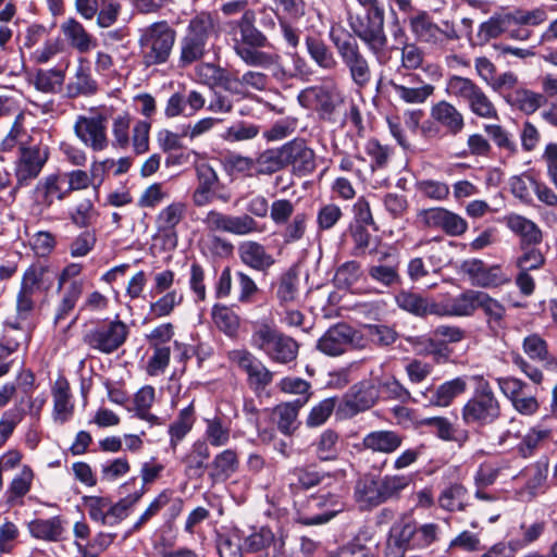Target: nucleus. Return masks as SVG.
Listing matches in <instances>:
<instances>
[{
    "instance_id": "obj_1",
    "label": "nucleus",
    "mask_w": 557,
    "mask_h": 557,
    "mask_svg": "<svg viewBox=\"0 0 557 557\" xmlns=\"http://www.w3.org/2000/svg\"><path fill=\"white\" fill-rule=\"evenodd\" d=\"M255 12L247 10L237 21L226 24L227 35L236 55L248 66L270 69L277 64L280 57L262 48L269 45L267 36L255 26Z\"/></svg>"
},
{
    "instance_id": "obj_2",
    "label": "nucleus",
    "mask_w": 557,
    "mask_h": 557,
    "mask_svg": "<svg viewBox=\"0 0 557 557\" xmlns=\"http://www.w3.org/2000/svg\"><path fill=\"white\" fill-rule=\"evenodd\" d=\"M546 20V11L542 8L532 10L516 8L493 14L480 25L479 33L485 39L506 35L510 39L525 41L532 36L531 27L541 25Z\"/></svg>"
},
{
    "instance_id": "obj_3",
    "label": "nucleus",
    "mask_w": 557,
    "mask_h": 557,
    "mask_svg": "<svg viewBox=\"0 0 557 557\" xmlns=\"http://www.w3.org/2000/svg\"><path fill=\"white\" fill-rule=\"evenodd\" d=\"M440 525L434 522L419 524L410 516H401L391 528L387 554L403 557L409 549H426L440 539Z\"/></svg>"
},
{
    "instance_id": "obj_4",
    "label": "nucleus",
    "mask_w": 557,
    "mask_h": 557,
    "mask_svg": "<svg viewBox=\"0 0 557 557\" xmlns=\"http://www.w3.org/2000/svg\"><path fill=\"white\" fill-rule=\"evenodd\" d=\"M475 383L472 396L461 408V419L467 425L485 426L500 417V403L490 382L481 374L470 377Z\"/></svg>"
},
{
    "instance_id": "obj_5",
    "label": "nucleus",
    "mask_w": 557,
    "mask_h": 557,
    "mask_svg": "<svg viewBox=\"0 0 557 557\" xmlns=\"http://www.w3.org/2000/svg\"><path fill=\"white\" fill-rule=\"evenodd\" d=\"M176 40V32L165 21L156 22L141 29L138 40L143 64L147 67L169 61Z\"/></svg>"
},
{
    "instance_id": "obj_6",
    "label": "nucleus",
    "mask_w": 557,
    "mask_h": 557,
    "mask_svg": "<svg viewBox=\"0 0 557 557\" xmlns=\"http://www.w3.org/2000/svg\"><path fill=\"white\" fill-rule=\"evenodd\" d=\"M250 344L277 363H288L298 355L296 341L268 324L258 325L253 330Z\"/></svg>"
},
{
    "instance_id": "obj_7",
    "label": "nucleus",
    "mask_w": 557,
    "mask_h": 557,
    "mask_svg": "<svg viewBox=\"0 0 557 557\" xmlns=\"http://www.w3.org/2000/svg\"><path fill=\"white\" fill-rule=\"evenodd\" d=\"M350 27L376 60L380 63L385 62L387 37L384 32V10L368 9L363 17L350 22Z\"/></svg>"
},
{
    "instance_id": "obj_8",
    "label": "nucleus",
    "mask_w": 557,
    "mask_h": 557,
    "mask_svg": "<svg viewBox=\"0 0 557 557\" xmlns=\"http://www.w3.org/2000/svg\"><path fill=\"white\" fill-rule=\"evenodd\" d=\"M330 39L348 69L352 83L358 87L367 86L371 81V69L357 41L349 34L342 35L334 29L330 32Z\"/></svg>"
},
{
    "instance_id": "obj_9",
    "label": "nucleus",
    "mask_w": 557,
    "mask_h": 557,
    "mask_svg": "<svg viewBox=\"0 0 557 557\" xmlns=\"http://www.w3.org/2000/svg\"><path fill=\"white\" fill-rule=\"evenodd\" d=\"M296 521L304 525L322 524L343 510L339 497L333 494L311 495L306 500H294Z\"/></svg>"
},
{
    "instance_id": "obj_10",
    "label": "nucleus",
    "mask_w": 557,
    "mask_h": 557,
    "mask_svg": "<svg viewBox=\"0 0 557 557\" xmlns=\"http://www.w3.org/2000/svg\"><path fill=\"white\" fill-rule=\"evenodd\" d=\"M128 333L129 329L123 321L106 319L89 329L83 341L90 349L110 355L124 345Z\"/></svg>"
},
{
    "instance_id": "obj_11",
    "label": "nucleus",
    "mask_w": 557,
    "mask_h": 557,
    "mask_svg": "<svg viewBox=\"0 0 557 557\" xmlns=\"http://www.w3.org/2000/svg\"><path fill=\"white\" fill-rule=\"evenodd\" d=\"M367 339L362 333L346 323L329 327L319 338L317 348L324 355L336 357L349 350L362 349Z\"/></svg>"
},
{
    "instance_id": "obj_12",
    "label": "nucleus",
    "mask_w": 557,
    "mask_h": 557,
    "mask_svg": "<svg viewBox=\"0 0 557 557\" xmlns=\"http://www.w3.org/2000/svg\"><path fill=\"white\" fill-rule=\"evenodd\" d=\"M201 222L209 232L230 233L236 236L261 234L265 231V224L258 222L248 213L232 215L218 210H210Z\"/></svg>"
},
{
    "instance_id": "obj_13",
    "label": "nucleus",
    "mask_w": 557,
    "mask_h": 557,
    "mask_svg": "<svg viewBox=\"0 0 557 557\" xmlns=\"http://www.w3.org/2000/svg\"><path fill=\"white\" fill-rule=\"evenodd\" d=\"M297 100L302 108L314 110L322 120L331 121L343 97L336 84L327 82L302 89Z\"/></svg>"
},
{
    "instance_id": "obj_14",
    "label": "nucleus",
    "mask_w": 557,
    "mask_h": 557,
    "mask_svg": "<svg viewBox=\"0 0 557 557\" xmlns=\"http://www.w3.org/2000/svg\"><path fill=\"white\" fill-rule=\"evenodd\" d=\"M417 218L423 227L441 231L451 237H459L468 230L466 219L444 207L422 209Z\"/></svg>"
},
{
    "instance_id": "obj_15",
    "label": "nucleus",
    "mask_w": 557,
    "mask_h": 557,
    "mask_svg": "<svg viewBox=\"0 0 557 557\" xmlns=\"http://www.w3.org/2000/svg\"><path fill=\"white\" fill-rule=\"evenodd\" d=\"M107 124V116L100 113L78 115L74 124V132L86 147L94 151H102L109 145Z\"/></svg>"
},
{
    "instance_id": "obj_16",
    "label": "nucleus",
    "mask_w": 557,
    "mask_h": 557,
    "mask_svg": "<svg viewBox=\"0 0 557 557\" xmlns=\"http://www.w3.org/2000/svg\"><path fill=\"white\" fill-rule=\"evenodd\" d=\"M388 86L400 101L407 104L424 103L434 92L435 87L425 83L419 75L409 73L403 77L389 79Z\"/></svg>"
},
{
    "instance_id": "obj_17",
    "label": "nucleus",
    "mask_w": 557,
    "mask_h": 557,
    "mask_svg": "<svg viewBox=\"0 0 557 557\" xmlns=\"http://www.w3.org/2000/svg\"><path fill=\"white\" fill-rule=\"evenodd\" d=\"M48 160V151L39 147L23 148L15 163L16 187L11 191L14 199L16 190L29 185L41 172Z\"/></svg>"
},
{
    "instance_id": "obj_18",
    "label": "nucleus",
    "mask_w": 557,
    "mask_h": 557,
    "mask_svg": "<svg viewBox=\"0 0 557 557\" xmlns=\"http://www.w3.org/2000/svg\"><path fill=\"white\" fill-rule=\"evenodd\" d=\"M230 360L247 374V381L255 389H263L273 380V373L245 349H236L228 352Z\"/></svg>"
},
{
    "instance_id": "obj_19",
    "label": "nucleus",
    "mask_w": 557,
    "mask_h": 557,
    "mask_svg": "<svg viewBox=\"0 0 557 557\" xmlns=\"http://www.w3.org/2000/svg\"><path fill=\"white\" fill-rule=\"evenodd\" d=\"M30 338L29 330L18 323L8 322L0 337V377L11 369L13 360L11 356L21 347L27 346Z\"/></svg>"
},
{
    "instance_id": "obj_20",
    "label": "nucleus",
    "mask_w": 557,
    "mask_h": 557,
    "mask_svg": "<svg viewBox=\"0 0 557 557\" xmlns=\"http://www.w3.org/2000/svg\"><path fill=\"white\" fill-rule=\"evenodd\" d=\"M284 165H292L298 175H308L315 169L314 151L307 146L304 139H294L282 147Z\"/></svg>"
},
{
    "instance_id": "obj_21",
    "label": "nucleus",
    "mask_w": 557,
    "mask_h": 557,
    "mask_svg": "<svg viewBox=\"0 0 557 557\" xmlns=\"http://www.w3.org/2000/svg\"><path fill=\"white\" fill-rule=\"evenodd\" d=\"M467 387V377L457 376L442 383L435 389L430 386L425 391H421L418 396L422 398L424 406L447 407L456 397L462 395Z\"/></svg>"
},
{
    "instance_id": "obj_22",
    "label": "nucleus",
    "mask_w": 557,
    "mask_h": 557,
    "mask_svg": "<svg viewBox=\"0 0 557 557\" xmlns=\"http://www.w3.org/2000/svg\"><path fill=\"white\" fill-rule=\"evenodd\" d=\"M136 483L137 478H131L121 486V488L123 490V494L131 491L132 488H134V491L126 494L115 504H112L109 500L106 525L113 527L124 520L128 516L129 510L146 494L147 490L144 486L135 487Z\"/></svg>"
},
{
    "instance_id": "obj_23",
    "label": "nucleus",
    "mask_w": 557,
    "mask_h": 557,
    "mask_svg": "<svg viewBox=\"0 0 557 557\" xmlns=\"http://www.w3.org/2000/svg\"><path fill=\"white\" fill-rule=\"evenodd\" d=\"M476 290L468 289L456 297L436 300L433 314L438 317H469L475 311Z\"/></svg>"
},
{
    "instance_id": "obj_24",
    "label": "nucleus",
    "mask_w": 557,
    "mask_h": 557,
    "mask_svg": "<svg viewBox=\"0 0 557 557\" xmlns=\"http://www.w3.org/2000/svg\"><path fill=\"white\" fill-rule=\"evenodd\" d=\"M431 117L451 136L460 134L466 126L461 111L446 100H441L431 107Z\"/></svg>"
},
{
    "instance_id": "obj_25",
    "label": "nucleus",
    "mask_w": 557,
    "mask_h": 557,
    "mask_svg": "<svg viewBox=\"0 0 557 557\" xmlns=\"http://www.w3.org/2000/svg\"><path fill=\"white\" fill-rule=\"evenodd\" d=\"M66 42L81 53L97 47V39L74 17L66 18L60 26Z\"/></svg>"
},
{
    "instance_id": "obj_26",
    "label": "nucleus",
    "mask_w": 557,
    "mask_h": 557,
    "mask_svg": "<svg viewBox=\"0 0 557 557\" xmlns=\"http://www.w3.org/2000/svg\"><path fill=\"white\" fill-rule=\"evenodd\" d=\"M238 256L244 264L260 272H267L275 262L273 256L267 251L265 247L255 240L240 243Z\"/></svg>"
},
{
    "instance_id": "obj_27",
    "label": "nucleus",
    "mask_w": 557,
    "mask_h": 557,
    "mask_svg": "<svg viewBox=\"0 0 557 557\" xmlns=\"http://www.w3.org/2000/svg\"><path fill=\"white\" fill-rule=\"evenodd\" d=\"M361 444L372 453L389 455L401 446L403 436L396 431L376 430L366 434Z\"/></svg>"
},
{
    "instance_id": "obj_28",
    "label": "nucleus",
    "mask_w": 557,
    "mask_h": 557,
    "mask_svg": "<svg viewBox=\"0 0 557 557\" xmlns=\"http://www.w3.org/2000/svg\"><path fill=\"white\" fill-rule=\"evenodd\" d=\"M355 500L361 509H371L384 504L380 481L374 475H363L355 485Z\"/></svg>"
},
{
    "instance_id": "obj_29",
    "label": "nucleus",
    "mask_w": 557,
    "mask_h": 557,
    "mask_svg": "<svg viewBox=\"0 0 557 557\" xmlns=\"http://www.w3.org/2000/svg\"><path fill=\"white\" fill-rule=\"evenodd\" d=\"M506 226L520 237L521 248L535 246L542 242L543 235L540 227L532 221L520 214H509L505 218Z\"/></svg>"
},
{
    "instance_id": "obj_30",
    "label": "nucleus",
    "mask_w": 557,
    "mask_h": 557,
    "mask_svg": "<svg viewBox=\"0 0 557 557\" xmlns=\"http://www.w3.org/2000/svg\"><path fill=\"white\" fill-rule=\"evenodd\" d=\"M53 411L52 417L55 423L64 424L74 412V404L66 380H58L52 387Z\"/></svg>"
},
{
    "instance_id": "obj_31",
    "label": "nucleus",
    "mask_w": 557,
    "mask_h": 557,
    "mask_svg": "<svg viewBox=\"0 0 557 557\" xmlns=\"http://www.w3.org/2000/svg\"><path fill=\"white\" fill-rule=\"evenodd\" d=\"M548 468L546 465L534 463L527 467L521 476L525 480L524 487H522L518 495L523 500H531L536 495L545 490Z\"/></svg>"
},
{
    "instance_id": "obj_32",
    "label": "nucleus",
    "mask_w": 557,
    "mask_h": 557,
    "mask_svg": "<svg viewBox=\"0 0 557 557\" xmlns=\"http://www.w3.org/2000/svg\"><path fill=\"white\" fill-rule=\"evenodd\" d=\"M307 404V398L298 397L293 401L277 405L273 414L276 418L277 429L285 435L293 434L298 428L299 410Z\"/></svg>"
},
{
    "instance_id": "obj_33",
    "label": "nucleus",
    "mask_w": 557,
    "mask_h": 557,
    "mask_svg": "<svg viewBox=\"0 0 557 557\" xmlns=\"http://www.w3.org/2000/svg\"><path fill=\"white\" fill-rule=\"evenodd\" d=\"M506 101L512 107L527 115L533 114L545 102L546 97L544 94L535 92L527 88H518L510 91L506 96Z\"/></svg>"
},
{
    "instance_id": "obj_34",
    "label": "nucleus",
    "mask_w": 557,
    "mask_h": 557,
    "mask_svg": "<svg viewBox=\"0 0 557 557\" xmlns=\"http://www.w3.org/2000/svg\"><path fill=\"white\" fill-rule=\"evenodd\" d=\"M210 457L209 446L205 441H196L190 451L184 457L185 474L189 479H199L203 475L206 461Z\"/></svg>"
},
{
    "instance_id": "obj_35",
    "label": "nucleus",
    "mask_w": 557,
    "mask_h": 557,
    "mask_svg": "<svg viewBox=\"0 0 557 557\" xmlns=\"http://www.w3.org/2000/svg\"><path fill=\"white\" fill-rule=\"evenodd\" d=\"M409 24L411 32L419 40L431 44L442 41L443 32L433 23L428 12H418L417 15L410 17Z\"/></svg>"
},
{
    "instance_id": "obj_36",
    "label": "nucleus",
    "mask_w": 557,
    "mask_h": 557,
    "mask_svg": "<svg viewBox=\"0 0 557 557\" xmlns=\"http://www.w3.org/2000/svg\"><path fill=\"white\" fill-rule=\"evenodd\" d=\"M194 400L181 409L176 419L169 426L170 446L175 449L177 445L191 431L195 423Z\"/></svg>"
},
{
    "instance_id": "obj_37",
    "label": "nucleus",
    "mask_w": 557,
    "mask_h": 557,
    "mask_svg": "<svg viewBox=\"0 0 557 557\" xmlns=\"http://www.w3.org/2000/svg\"><path fill=\"white\" fill-rule=\"evenodd\" d=\"M332 475L310 468H296L290 473L289 488L296 496L298 492L309 490L324 481H330Z\"/></svg>"
},
{
    "instance_id": "obj_38",
    "label": "nucleus",
    "mask_w": 557,
    "mask_h": 557,
    "mask_svg": "<svg viewBox=\"0 0 557 557\" xmlns=\"http://www.w3.org/2000/svg\"><path fill=\"white\" fill-rule=\"evenodd\" d=\"M468 490L460 483H451L444 487L438 495L441 509L449 512L463 511L468 506Z\"/></svg>"
},
{
    "instance_id": "obj_39",
    "label": "nucleus",
    "mask_w": 557,
    "mask_h": 557,
    "mask_svg": "<svg viewBox=\"0 0 557 557\" xmlns=\"http://www.w3.org/2000/svg\"><path fill=\"white\" fill-rule=\"evenodd\" d=\"M65 180L63 175L51 174L41 180L37 186L36 191L41 196V202L50 207L54 200H63L70 194L67 187L64 188Z\"/></svg>"
},
{
    "instance_id": "obj_40",
    "label": "nucleus",
    "mask_w": 557,
    "mask_h": 557,
    "mask_svg": "<svg viewBox=\"0 0 557 557\" xmlns=\"http://www.w3.org/2000/svg\"><path fill=\"white\" fill-rule=\"evenodd\" d=\"M395 300L399 308L419 317L433 314V308L436 305V300L422 297L409 290L398 293Z\"/></svg>"
},
{
    "instance_id": "obj_41",
    "label": "nucleus",
    "mask_w": 557,
    "mask_h": 557,
    "mask_svg": "<svg viewBox=\"0 0 557 557\" xmlns=\"http://www.w3.org/2000/svg\"><path fill=\"white\" fill-rule=\"evenodd\" d=\"M65 72L61 69L37 70L30 77V84L44 94H57L64 84Z\"/></svg>"
},
{
    "instance_id": "obj_42",
    "label": "nucleus",
    "mask_w": 557,
    "mask_h": 557,
    "mask_svg": "<svg viewBox=\"0 0 557 557\" xmlns=\"http://www.w3.org/2000/svg\"><path fill=\"white\" fill-rule=\"evenodd\" d=\"M98 84L94 79L90 70L87 66L79 65L66 85V95L69 98L91 96L96 94Z\"/></svg>"
},
{
    "instance_id": "obj_43",
    "label": "nucleus",
    "mask_w": 557,
    "mask_h": 557,
    "mask_svg": "<svg viewBox=\"0 0 557 557\" xmlns=\"http://www.w3.org/2000/svg\"><path fill=\"white\" fill-rule=\"evenodd\" d=\"M186 213V205L174 201L163 208L156 218V227L163 234H174L176 226L182 222Z\"/></svg>"
},
{
    "instance_id": "obj_44",
    "label": "nucleus",
    "mask_w": 557,
    "mask_h": 557,
    "mask_svg": "<svg viewBox=\"0 0 557 557\" xmlns=\"http://www.w3.org/2000/svg\"><path fill=\"white\" fill-rule=\"evenodd\" d=\"M30 534L39 540L57 542L63 537L64 527L60 517L36 519L29 522Z\"/></svg>"
},
{
    "instance_id": "obj_45",
    "label": "nucleus",
    "mask_w": 557,
    "mask_h": 557,
    "mask_svg": "<svg viewBox=\"0 0 557 557\" xmlns=\"http://www.w3.org/2000/svg\"><path fill=\"white\" fill-rule=\"evenodd\" d=\"M305 44L308 54L319 67L332 71L337 66L333 52L321 38L307 36Z\"/></svg>"
},
{
    "instance_id": "obj_46",
    "label": "nucleus",
    "mask_w": 557,
    "mask_h": 557,
    "mask_svg": "<svg viewBox=\"0 0 557 557\" xmlns=\"http://www.w3.org/2000/svg\"><path fill=\"white\" fill-rule=\"evenodd\" d=\"M376 391L368 382L355 384L347 395L346 404L354 411L359 412L369 409L376 401Z\"/></svg>"
},
{
    "instance_id": "obj_47",
    "label": "nucleus",
    "mask_w": 557,
    "mask_h": 557,
    "mask_svg": "<svg viewBox=\"0 0 557 557\" xmlns=\"http://www.w3.org/2000/svg\"><path fill=\"white\" fill-rule=\"evenodd\" d=\"M205 442L213 447L226 446L231 440V425L219 417L207 418L203 420Z\"/></svg>"
},
{
    "instance_id": "obj_48",
    "label": "nucleus",
    "mask_w": 557,
    "mask_h": 557,
    "mask_svg": "<svg viewBox=\"0 0 557 557\" xmlns=\"http://www.w3.org/2000/svg\"><path fill=\"white\" fill-rule=\"evenodd\" d=\"M469 111L481 119L496 120L498 111L482 87L478 86L468 101L465 102Z\"/></svg>"
},
{
    "instance_id": "obj_49",
    "label": "nucleus",
    "mask_w": 557,
    "mask_h": 557,
    "mask_svg": "<svg viewBox=\"0 0 557 557\" xmlns=\"http://www.w3.org/2000/svg\"><path fill=\"white\" fill-rule=\"evenodd\" d=\"M156 398L154 387L145 385L134 395V411L136 417L149 422L150 424H160V419L150 412Z\"/></svg>"
},
{
    "instance_id": "obj_50",
    "label": "nucleus",
    "mask_w": 557,
    "mask_h": 557,
    "mask_svg": "<svg viewBox=\"0 0 557 557\" xmlns=\"http://www.w3.org/2000/svg\"><path fill=\"white\" fill-rule=\"evenodd\" d=\"M422 424L432 428L436 436L443 441H454L462 445L468 440V433L457 431L453 423L445 417H430L422 421Z\"/></svg>"
},
{
    "instance_id": "obj_51",
    "label": "nucleus",
    "mask_w": 557,
    "mask_h": 557,
    "mask_svg": "<svg viewBox=\"0 0 557 557\" xmlns=\"http://www.w3.org/2000/svg\"><path fill=\"white\" fill-rule=\"evenodd\" d=\"M34 479L33 470L24 466L12 479L5 493L7 502L11 505L21 503V499L29 492Z\"/></svg>"
},
{
    "instance_id": "obj_52",
    "label": "nucleus",
    "mask_w": 557,
    "mask_h": 557,
    "mask_svg": "<svg viewBox=\"0 0 557 557\" xmlns=\"http://www.w3.org/2000/svg\"><path fill=\"white\" fill-rule=\"evenodd\" d=\"M213 33L214 22L212 16L209 13L201 12L189 21L185 35L208 45Z\"/></svg>"
},
{
    "instance_id": "obj_53",
    "label": "nucleus",
    "mask_w": 557,
    "mask_h": 557,
    "mask_svg": "<svg viewBox=\"0 0 557 557\" xmlns=\"http://www.w3.org/2000/svg\"><path fill=\"white\" fill-rule=\"evenodd\" d=\"M309 215L305 212L296 213L286 224H283V228L280 235L285 245H292L300 242L308 230Z\"/></svg>"
},
{
    "instance_id": "obj_54",
    "label": "nucleus",
    "mask_w": 557,
    "mask_h": 557,
    "mask_svg": "<svg viewBox=\"0 0 557 557\" xmlns=\"http://www.w3.org/2000/svg\"><path fill=\"white\" fill-rule=\"evenodd\" d=\"M479 85L469 77L450 75L446 81L445 92L450 98L465 103Z\"/></svg>"
},
{
    "instance_id": "obj_55",
    "label": "nucleus",
    "mask_w": 557,
    "mask_h": 557,
    "mask_svg": "<svg viewBox=\"0 0 557 557\" xmlns=\"http://www.w3.org/2000/svg\"><path fill=\"white\" fill-rule=\"evenodd\" d=\"M84 289L83 280L72 281L71 284L66 287L63 297L61 299L60 305L58 306L57 313L54 317V322L59 323L62 320H65L69 314L75 308L78 299L81 298Z\"/></svg>"
},
{
    "instance_id": "obj_56",
    "label": "nucleus",
    "mask_w": 557,
    "mask_h": 557,
    "mask_svg": "<svg viewBox=\"0 0 557 557\" xmlns=\"http://www.w3.org/2000/svg\"><path fill=\"white\" fill-rule=\"evenodd\" d=\"M379 481L384 503H386L391 499H398L403 491L412 482V478L408 474H386Z\"/></svg>"
},
{
    "instance_id": "obj_57",
    "label": "nucleus",
    "mask_w": 557,
    "mask_h": 557,
    "mask_svg": "<svg viewBox=\"0 0 557 557\" xmlns=\"http://www.w3.org/2000/svg\"><path fill=\"white\" fill-rule=\"evenodd\" d=\"M183 294L180 290H169L150 304L149 314L153 319L169 317L183 302Z\"/></svg>"
},
{
    "instance_id": "obj_58",
    "label": "nucleus",
    "mask_w": 557,
    "mask_h": 557,
    "mask_svg": "<svg viewBox=\"0 0 557 557\" xmlns=\"http://www.w3.org/2000/svg\"><path fill=\"white\" fill-rule=\"evenodd\" d=\"M206 51L207 45L184 35L180 41L178 65L181 67L189 66L201 60Z\"/></svg>"
},
{
    "instance_id": "obj_59",
    "label": "nucleus",
    "mask_w": 557,
    "mask_h": 557,
    "mask_svg": "<svg viewBox=\"0 0 557 557\" xmlns=\"http://www.w3.org/2000/svg\"><path fill=\"white\" fill-rule=\"evenodd\" d=\"M255 162L256 175H270L285 166L281 147L264 150L255 159Z\"/></svg>"
},
{
    "instance_id": "obj_60",
    "label": "nucleus",
    "mask_w": 557,
    "mask_h": 557,
    "mask_svg": "<svg viewBox=\"0 0 557 557\" xmlns=\"http://www.w3.org/2000/svg\"><path fill=\"white\" fill-rule=\"evenodd\" d=\"M274 540L275 535L270 528L261 527L253 529L251 533L244 539L240 544V549L248 553L262 552L273 544Z\"/></svg>"
},
{
    "instance_id": "obj_61",
    "label": "nucleus",
    "mask_w": 557,
    "mask_h": 557,
    "mask_svg": "<svg viewBox=\"0 0 557 557\" xmlns=\"http://www.w3.org/2000/svg\"><path fill=\"white\" fill-rule=\"evenodd\" d=\"M224 169L232 176L252 177L256 175L255 159L239 153H231L225 157Z\"/></svg>"
},
{
    "instance_id": "obj_62",
    "label": "nucleus",
    "mask_w": 557,
    "mask_h": 557,
    "mask_svg": "<svg viewBox=\"0 0 557 557\" xmlns=\"http://www.w3.org/2000/svg\"><path fill=\"white\" fill-rule=\"evenodd\" d=\"M379 388L387 398L398 400L403 404L409 401H422V398L412 397L408 388L405 387L395 376H386L383 379L379 384Z\"/></svg>"
},
{
    "instance_id": "obj_63",
    "label": "nucleus",
    "mask_w": 557,
    "mask_h": 557,
    "mask_svg": "<svg viewBox=\"0 0 557 557\" xmlns=\"http://www.w3.org/2000/svg\"><path fill=\"white\" fill-rule=\"evenodd\" d=\"M259 133L260 126L258 124L238 121L228 126L222 137L228 143H238L252 140L259 135Z\"/></svg>"
},
{
    "instance_id": "obj_64",
    "label": "nucleus",
    "mask_w": 557,
    "mask_h": 557,
    "mask_svg": "<svg viewBox=\"0 0 557 557\" xmlns=\"http://www.w3.org/2000/svg\"><path fill=\"white\" fill-rule=\"evenodd\" d=\"M364 152L371 159L370 168L374 172L387 166L393 150L377 139L370 138L364 145Z\"/></svg>"
}]
</instances>
